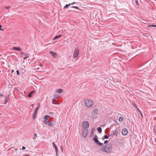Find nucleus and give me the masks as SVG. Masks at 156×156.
Masks as SVG:
<instances>
[{
  "instance_id": "obj_14",
  "label": "nucleus",
  "mask_w": 156,
  "mask_h": 156,
  "mask_svg": "<svg viewBox=\"0 0 156 156\" xmlns=\"http://www.w3.org/2000/svg\"><path fill=\"white\" fill-rule=\"evenodd\" d=\"M50 53L52 55V56L53 57H55L57 56V54L52 51H50Z\"/></svg>"
},
{
  "instance_id": "obj_27",
  "label": "nucleus",
  "mask_w": 156,
  "mask_h": 156,
  "mask_svg": "<svg viewBox=\"0 0 156 156\" xmlns=\"http://www.w3.org/2000/svg\"><path fill=\"white\" fill-rule=\"evenodd\" d=\"M48 123V122L47 120H44V123L45 124H47Z\"/></svg>"
},
{
  "instance_id": "obj_2",
  "label": "nucleus",
  "mask_w": 156,
  "mask_h": 156,
  "mask_svg": "<svg viewBox=\"0 0 156 156\" xmlns=\"http://www.w3.org/2000/svg\"><path fill=\"white\" fill-rule=\"evenodd\" d=\"M84 102L85 105L88 108H90L93 104V102L91 100L87 99L84 100Z\"/></svg>"
},
{
  "instance_id": "obj_30",
  "label": "nucleus",
  "mask_w": 156,
  "mask_h": 156,
  "mask_svg": "<svg viewBox=\"0 0 156 156\" xmlns=\"http://www.w3.org/2000/svg\"><path fill=\"white\" fill-rule=\"evenodd\" d=\"M5 101H6V102H5V104H6V102L7 101H8V98H7L6 97H5Z\"/></svg>"
},
{
  "instance_id": "obj_26",
  "label": "nucleus",
  "mask_w": 156,
  "mask_h": 156,
  "mask_svg": "<svg viewBox=\"0 0 156 156\" xmlns=\"http://www.w3.org/2000/svg\"><path fill=\"white\" fill-rule=\"evenodd\" d=\"M133 106L136 108H138L136 105L134 103L133 104Z\"/></svg>"
},
{
  "instance_id": "obj_32",
  "label": "nucleus",
  "mask_w": 156,
  "mask_h": 156,
  "mask_svg": "<svg viewBox=\"0 0 156 156\" xmlns=\"http://www.w3.org/2000/svg\"><path fill=\"white\" fill-rule=\"evenodd\" d=\"M136 4L137 5H139V4L138 3V2L137 0L136 1Z\"/></svg>"
},
{
  "instance_id": "obj_25",
  "label": "nucleus",
  "mask_w": 156,
  "mask_h": 156,
  "mask_svg": "<svg viewBox=\"0 0 156 156\" xmlns=\"http://www.w3.org/2000/svg\"><path fill=\"white\" fill-rule=\"evenodd\" d=\"M58 95L57 94H55L54 95V98H58Z\"/></svg>"
},
{
  "instance_id": "obj_40",
  "label": "nucleus",
  "mask_w": 156,
  "mask_h": 156,
  "mask_svg": "<svg viewBox=\"0 0 156 156\" xmlns=\"http://www.w3.org/2000/svg\"><path fill=\"white\" fill-rule=\"evenodd\" d=\"M49 114H53V113L52 112H49Z\"/></svg>"
},
{
  "instance_id": "obj_22",
  "label": "nucleus",
  "mask_w": 156,
  "mask_h": 156,
  "mask_svg": "<svg viewBox=\"0 0 156 156\" xmlns=\"http://www.w3.org/2000/svg\"><path fill=\"white\" fill-rule=\"evenodd\" d=\"M40 105H39L36 108L35 111H34L35 112H37V111L38 110L39 108H40Z\"/></svg>"
},
{
  "instance_id": "obj_21",
  "label": "nucleus",
  "mask_w": 156,
  "mask_h": 156,
  "mask_svg": "<svg viewBox=\"0 0 156 156\" xmlns=\"http://www.w3.org/2000/svg\"><path fill=\"white\" fill-rule=\"evenodd\" d=\"M156 27V25L152 24V25H148L147 26V27Z\"/></svg>"
},
{
  "instance_id": "obj_11",
  "label": "nucleus",
  "mask_w": 156,
  "mask_h": 156,
  "mask_svg": "<svg viewBox=\"0 0 156 156\" xmlns=\"http://www.w3.org/2000/svg\"><path fill=\"white\" fill-rule=\"evenodd\" d=\"M12 49L14 50H16L18 51H21V48L18 47H12Z\"/></svg>"
},
{
  "instance_id": "obj_24",
  "label": "nucleus",
  "mask_w": 156,
  "mask_h": 156,
  "mask_svg": "<svg viewBox=\"0 0 156 156\" xmlns=\"http://www.w3.org/2000/svg\"><path fill=\"white\" fill-rule=\"evenodd\" d=\"M70 6V4H66L65 6H64L63 8L65 9L66 8H68L69 6Z\"/></svg>"
},
{
  "instance_id": "obj_19",
  "label": "nucleus",
  "mask_w": 156,
  "mask_h": 156,
  "mask_svg": "<svg viewBox=\"0 0 156 156\" xmlns=\"http://www.w3.org/2000/svg\"><path fill=\"white\" fill-rule=\"evenodd\" d=\"M97 130L99 133H101L102 131V129L101 127H98L97 128Z\"/></svg>"
},
{
  "instance_id": "obj_45",
  "label": "nucleus",
  "mask_w": 156,
  "mask_h": 156,
  "mask_svg": "<svg viewBox=\"0 0 156 156\" xmlns=\"http://www.w3.org/2000/svg\"><path fill=\"white\" fill-rule=\"evenodd\" d=\"M6 8L7 9H8L9 8V7H6Z\"/></svg>"
},
{
  "instance_id": "obj_42",
  "label": "nucleus",
  "mask_w": 156,
  "mask_h": 156,
  "mask_svg": "<svg viewBox=\"0 0 156 156\" xmlns=\"http://www.w3.org/2000/svg\"><path fill=\"white\" fill-rule=\"evenodd\" d=\"M105 139V138H104V137L102 138V140H104Z\"/></svg>"
},
{
  "instance_id": "obj_33",
  "label": "nucleus",
  "mask_w": 156,
  "mask_h": 156,
  "mask_svg": "<svg viewBox=\"0 0 156 156\" xmlns=\"http://www.w3.org/2000/svg\"><path fill=\"white\" fill-rule=\"evenodd\" d=\"M16 73H17V75H18L19 74V71L18 70H16Z\"/></svg>"
},
{
  "instance_id": "obj_17",
  "label": "nucleus",
  "mask_w": 156,
  "mask_h": 156,
  "mask_svg": "<svg viewBox=\"0 0 156 156\" xmlns=\"http://www.w3.org/2000/svg\"><path fill=\"white\" fill-rule=\"evenodd\" d=\"M123 120V117H120L119 119V122H122Z\"/></svg>"
},
{
  "instance_id": "obj_15",
  "label": "nucleus",
  "mask_w": 156,
  "mask_h": 156,
  "mask_svg": "<svg viewBox=\"0 0 156 156\" xmlns=\"http://www.w3.org/2000/svg\"><path fill=\"white\" fill-rule=\"evenodd\" d=\"M35 91L34 90H33V91H31L30 93L28 94V97H29V98H31L32 96V94H33V93Z\"/></svg>"
},
{
  "instance_id": "obj_5",
  "label": "nucleus",
  "mask_w": 156,
  "mask_h": 156,
  "mask_svg": "<svg viewBox=\"0 0 156 156\" xmlns=\"http://www.w3.org/2000/svg\"><path fill=\"white\" fill-rule=\"evenodd\" d=\"M82 126L83 128L87 129L89 126V123L87 121H84L82 122Z\"/></svg>"
},
{
  "instance_id": "obj_37",
  "label": "nucleus",
  "mask_w": 156,
  "mask_h": 156,
  "mask_svg": "<svg viewBox=\"0 0 156 156\" xmlns=\"http://www.w3.org/2000/svg\"><path fill=\"white\" fill-rule=\"evenodd\" d=\"M34 136L35 137H37V134L36 133H35L34 134Z\"/></svg>"
},
{
  "instance_id": "obj_36",
  "label": "nucleus",
  "mask_w": 156,
  "mask_h": 156,
  "mask_svg": "<svg viewBox=\"0 0 156 156\" xmlns=\"http://www.w3.org/2000/svg\"><path fill=\"white\" fill-rule=\"evenodd\" d=\"M75 2H74L71 3H70L69 4H70V5H73L75 3Z\"/></svg>"
},
{
  "instance_id": "obj_48",
  "label": "nucleus",
  "mask_w": 156,
  "mask_h": 156,
  "mask_svg": "<svg viewBox=\"0 0 156 156\" xmlns=\"http://www.w3.org/2000/svg\"><path fill=\"white\" fill-rule=\"evenodd\" d=\"M33 105H31V106H33Z\"/></svg>"
},
{
  "instance_id": "obj_31",
  "label": "nucleus",
  "mask_w": 156,
  "mask_h": 156,
  "mask_svg": "<svg viewBox=\"0 0 156 156\" xmlns=\"http://www.w3.org/2000/svg\"><path fill=\"white\" fill-rule=\"evenodd\" d=\"M137 110V111L139 112V113H140L141 112L140 110L138 108H137L136 109Z\"/></svg>"
},
{
  "instance_id": "obj_29",
  "label": "nucleus",
  "mask_w": 156,
  "mask_h": 156,
  "mask_svg": "<svg viewBox=\"0 0 156 156\" xmlns=\"http://www.w3.org/2000/svg\"><path fill=\"white\" fill-rule=\"evenodd\" d=\"M72 7L73 8H75L76 9H78V7L77 6H73Z\"/></svg>"
},
{
  "instance_id": "obj_3",
  "label": "nucleus",
  "mask_w": 156,
  "mask_h": 156,
  "mask_svg": "<svg viewBox=\"0 0 156 156\" xmlns=\"http://www.w3.org/2000/svg\"><path fill=\"white\" fill-rule=\"evenodd\" d=\"M79 55V50L78 48H76L73 54V57L75 58L77 57Z\"/></svg>"
},
{
  "instance_id": "obj_7",
  "label": "nucleus",
  "mask_w": 156,
  "mask_h": 156,
  "mask_svg": "<svg viewBox=\"0 0 156 156\" xmlns=\"http://www.w3.org/2000/svg\"><path fill=\"white\" fill-rule=\"evenodd\" d=\"M94 141L95 142L97 143L100 146H101L102 145V144L101 143L99 142V141L98 139V136L96 135H95L94 136Z\"/></svg>"
},
{
  "instance_id": "obj_38",
  "label": "nucleus",
  "mask_w": 156,
  "mask_h": 156,
  "mask_svg": "<svg viewBox=\"0 0 156 156\" xmlns=\"http://www.w3.org/2000/svg\"><path fill=\"white\" fill-rule=\"evenodd\" d=\"M140 115L142 117H143V115L141 113V112H140Z\"/></svg>"
},
{
  "instance_id": "obj_13",
  "label": "nucleus",
  "mask_w": 156,
  "mask_h": 156,
  "mask_svg": "<svg viewBox=\"0 0 156 156\" xmlns=\"http://www.w3.org/2000/svg\"><path fill=\"white\" fill-rule=\"evenodd\" d=\"M52 144H53V147L55 148V151L56 152V154H57L58 153V147L54 143H52Z\"/></svg>"
},
{
  "instance_id": "obj_20",
  "label": "nucleus",
  "mask_w": 156,
  "mask_h": 156,
  "mask_svg": "<svg viewBox=\"0 0 156 156\" xmlns=\"http://www.w3.org/2000/svg\"><path fill=\"white\" fill-rule=\"evenodd\" d=\"M37 114V112H34L33 115V119H35L36 117V115Z\"/></svg>"
},
{
  "instance_id": "obj_10",
  "label": "nucleus",
  "mask_w": 156,
  "mask_h": 156,
  "mask_svg": "<svg viewBox=\"0 0 156 156\" xmlns=\"http://www.w3.org/2000/svg\"><path fill=\"white\" fill-rule=\"evenodd\" d=\"M63 90L62 89H59L56 90L55 92L59 94H61L63 92Z\"/></svg>"
},
{
  "instance_id": "obj_43",
  "label": "nucleus",
  "mask_w": 156,
  "mask_h": 156,
  "mask_svg": "<svg viewBox=\"0 0 156 156\" xmlns=\"http://www.w3.org/2000/svg\"><path fill=\"white\" fill-rule=\"evenodd\" d=\"M15 149L16 151H17V148H15Z\"/></svg>"
},
{
  "instance_id": "obj_34",
  "label": "nucleus",
  "mask_w": 156,
  "mask_h": 156,
  "mask_svg": "<svg viewBox=\"0 0 156 156\" xmlns=\"http://www.w3.org/2000/svg\"><path fill=\"white\" fill-rule=\"evenodd\" d=\"M108 143V141L107 140H106L104 141L105 144H107Z\"/></svg>"
},
{
  "instance_id": "obj_47",
  "label": "nucleus",
  "mask_w": 156,
  "mask_h": 156,
  "mask_svg": "<svg viewBox=\"0 0 156 156\" xmlns=\"http://www.w3.org/2000/svg\"><path fill=\"white\" fill-rule=\"evenodd\" d=\"M23 56H24V57H25V55H23Z\"/></svg>"
},
{
  "instance_id": "obj_16",
  "label": "nucleus",
  "mask_w": 156,
  "mask_h": 156,
  "mask_svg": "<svg viewBox=\"0 0 156 156\" xmlns=\"http://www.w3.org/2000/svg\"><path fill=\"white\" fill-rule=\"evenodd\" d=\"M118 133V130L115 129L113 132V134L114 135L117 136Z\"/></svg>"
},
{
  "instance_id": "obj_44",
  "label": "nucleus",
  "mask_w": 156,
  "mask_h": 156,
  "mask_svg": "<svg viewBox=\"0 0 156 156\" xmlns=\"http://www.w3.org/2000/svg\"><path fill=\"white\" fill-rule=\"evenodd\" d=\"M25 156H29L28 155H26Z\"/></svg>"
},
{
  "instance_id": "obj_9",
  "label": "nucleus",
  "mask_w": 156,
  "mask_h": 156,
  "mask_svg": "<svg viewBox=\"0 0 156 156\" xmlns=\"http://www.w3.org/2000/svg\"><path fill=\"white\" fill-rule=\"evenodd\" d=\"M98 110L97 108H95L92 112V115H96L98 114Z\"/></svg>"
},
{
  "instance_id": "obj_28",
  "label": "nucleus",
  "mask_w": 156,
  "mask_h": 156,
  "mask_svg": "<svg viewBox=\"0 0 156 156\" xmlns=\"http://www.w3.org/2000/svg\"><path fill=\"white\" fill-rule=\"evenodd\" d=\"M104 138L106 139H108V137L107 135H105L104 136Z\"/></svg>"
},
{
  "instance_id": "obj_39",
  "label": "nucleus",
  "mask_w": 156,
  "mask_h": 156,
  "mask_svg": "<svg viewBox=\"0 0 156 156\" xmlns=\"http://www.w3.org/2000/svg\"><path fill=\"white\" fill-rule=\"evenodd\" d=\"M2 27V26L1 25H0V30H2L1 28Z\"/></svg>"
},
{
  "instance_id": "obj_1",
  "label": "nucleus",
  "mask_w": 156,
  "mask_h": 156,
  "mask_svg": "<svg viewBox=\"0 0 156 156\" xmlns=\"http://www.w3.org/2000/svg\"><path fill=\"white\" fill-rule=\"evenodd\" d=\"M101 150L103 152L109 153L111 152L112 150V146L110 144H107L101 147Z\"/></svg>"
},
{
  "instance_id": "obj_6",
  "label": "nucleus",
  "mask_w": 156,
  "mask_h": 156,
  "mask_svg": "<svg viewBox=\"0 0 156 156\" xmlns=\"http://www.w3.org/2000/svg\"><path fill=\"white\" fill-rule=\"evenodd\" d=\"M23 55H25V57L23 58V60L26 59L27 60V58H28L29 57V55L27 53H25L23 52H21L20 53V55L21 57H23Z\"/></svg>"
},
{
  "instance_id": "obj_41",
  "label": "nucleus",
  "mask_w": 156,
  "mask_h": 156,
  "mask_svg": "<svg viewBox=\"0 0 156 156\" xmlns=\"http://www.w3.org/2000/svg\"><path fill=\"white\" fill-rule=\"evenodd\" d=\"M0 96H3V95L2 94H0Z\"/></svg>"
},
{
  "instance_id": "obj_35",
  "label": "nucleus",
  "mask_w": 156,
  "mask_h": 156,
  "mask_svg": "<svg viewBox=\"0 0 156 156\" xmlns=\"http://www.w3.org/2000/svg\"><path fill=\"white\" fill-rule=\"evenodd\" d=\"M26 148V147L24 146H23L22 148L23 150H24Z\"/></svg>"
},
{
  "instance_id": "obj_23",
  "label": "nucleus",
  "mask_w": 156,
  "mask_h": 156,
  "mask_svg": "<svg viewBox=\"0 0 156 156\" xmlns=\"http://www.w3.org/2000/svg\"><path fill=\"white\" fill-rule=\"evenodd\" d=\"M48 125L50 126H52L53 125L52 122L51 121H49L48 123Z\"/></svg>"
},
{
  "instance_id": "obj_8",
  "label": "nucleus",
  "mask_w": 156,
  "mask_h": 156,
  "mask_svg": "<svg viewBox=\"0 0 156 156\" xmlns=\"http://www.w3.org/2000/svg\"><path fill=\"white\" fill-rule=\"evenodd\" d=\"M128 132L126 128H123L122 130V133L123 135H126L128 134Z\"/></svg>"
},
{
  "instance_id": "obj_18",
  "label": "nucleus",
  "mask_w": 156,
  "mask_h": 156,
  "mask_svg": "<svg viewBox=\"0 0 156 156\" xmlns=\"http://www.w3.org/2000/svg\"><path fill=\"white\" fill-rule=\"evenodd\" d=\"M61 37V35H58L57 36H56L53 39V40L56 39L60 37Z\"/></svg>"
},
{
  "instance_id": "obj_4",
  "label": "nucleus",
  "mask_w": 156,
  "mask_h": 156,
  "mask_svg": "<svg viewBox=\"0 0 156 156\" xmlns=\"http://www.w3.org/2000/svg\"><path fill=\"white\" fill-rule=\"evenodd\" d=\"M82 134L83 137L86 138L87 136V133L88 132V130L87 129L83 128L82 130Z\"/></svg>"
},
{
  "instance_id": "obj_12",
  "label": "nucleus",
  "mask_w": 156,
  "mask_h": 156,
  "mask_svg": "<svg viewBox=\"0 0 156 156\" xmlns=\"http://www.w3.org/2000/svg\"><path fill=\"white\" fill-rule=\"evenodd\" d=\"M44 120H48L50 119V117L49 116L47 115L44 117Z\"/></svg>"
},
{
  "instance_id": "obj_46",
  "label": "nucleus",
  "mask_w": 156,
  "mask_h": 156,
  "mask_svg": "<svg viewBox=\"0 0 156 156\" xmlns=\"http://www.w3.org/2000/svg\"><path fill=\"white\" fill-rule=\"evenodd\" d=\"M33 139H35V137H33Z\"/></svg>"
}]
</instances>
